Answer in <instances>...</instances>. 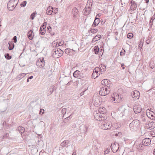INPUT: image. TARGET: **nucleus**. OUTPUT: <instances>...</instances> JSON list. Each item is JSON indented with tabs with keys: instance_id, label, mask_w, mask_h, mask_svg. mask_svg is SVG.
<instances>
[{
	"instance_id": "nucleus-6",
	"label": "nucleus",
	"mask_w": 155,
	"mask_h": 155,
	"mask_svg": "<svg viewBox=\"0 0 155 155\" xmlns=\"http://www.w3.org/2000/svg\"><path fill=\"white\" fill-rule=\"evenodd\" d=\"M133 109L135 114H138L140 113L142 111L141 106L138 104L136 103L134 105Z\"/></svg>"
},
{
	"instance_id": "nucleus-44",
	"label": "nucleus",
	"mask_w": 155,
	"mask_h": 155,
	"mask_svg": "<svg viewBox=\"0 0 155 155\" xmlns=\"http://www.w3.org/2000/svg\"><path fill=\"white\" fill-rule=\"evenodd\" d=\"M110 151V149H108L107 148L104 152V154H107Z\"/></svg>"
},
{
	"instance_id": "nucleus-51",
	"label": "nucleus",
	"mask_w": 155,
	"mask_h": 155,
	"mask_svg": "<svg viewBox=\"0 0 155 155\" xmlns=\"http://www.w3.org/2000/svg\"><path fill=\"white\" fill-rule=\"evenodd\" d=\"M66 112V108H63L61 111V113L62 114L64 115L65 114Z\"/></svg>"
},
{
	"instance_id": "nucleus-3",
	"label": "nucleus",
	"mask_w": 155,
	"mask_h": 155,
	"mask_svg": "<svg viewBox=\"0 0 155 155\" xmlns=\"http://www.w3.org/2000/svg\"><path fill=\"white\" fill-rule=\"evenodd\" d=\"M140 124V121L137 119L133 120L129 125V127L130 130L133 131L134 129H136L137 127L139 126Z\"/></svg>"
},
{
	"instance_id": "nucleus-42",
	"label": "nucleus",
	"mask_w": 155,
	"mask_h": 155,
	"mask_svg": "<svg viewBox=\"0 0 155 155\" xmlns=\"http://www.w3.org/2000/svg\"><path fill=\"white\" fill-rule=\"evenodd\" d=\"M152 111H151L150 110L147 109L146 111V114L147 117L150 116V115L151 112H152Z\"/></svg>"
},
{
	"instance_id": "nucleus-23",
	"label": "nucleus",
	"mask_w": 155,
	"mask_h": 155,
	"mask_svg": "<svg viewBox=\"0 0 155 155\" xmlns=\"http://www.w3.org/2000/svg\"><path fill=\"white\" fill-rule=\"evenodd\" d=\"M149 118L153 120H155V114L153 111L151 112L150 115V116L148 117Z\"/></svg>"
},
{
	"instance_id": "nucleus-59",
	"label": "nucleus",
	"mask_w": 155,
	"mask_h": 155,
	"mask_svg": "<svg viewBox=\"0 0 155 155\" xmlns=\"http://www.w3.org/2000/svg\"><path fill=\"white\" fill-rule=\"evenodd\" d=\"M97 37V35H96L95 36V37L93 39V40L91 42L92 43L94 42L97 41V38H96Z\"/></svg>"
},
{
	"instance_id": "nucleus-4",
	"label": "nucleus",
	"mask_w": 155,
	"mask_h": 155,
	"mask_svg": "<svg viewBox=\"0 0 155 155\" xmlns=\"http://www.w3.org/2000/svg\"><path fill=\"white\" fill-rule=\"evenodd\" d=\"M52 52L53 55H55L56 58H58L62 55L64 52L59 48H55L52 50Z\"/></svg>"
},
{
	"instance_id": "nucleus-57",
	"label": "nucleus",
	"mask_w": 155,
	"mask_h": 155,
	"mask_svg": "<svg viewBox=\"0 0 155 155\" xmlns=\"http://www.w3.org/2000/svg\"><path fill=\"white\" fill-rule=\"evenodd\" d=\"M122 135V133L120 132H118L117 133H116L115 134V136H119L120 137Z\"/></svg>"
},
{
	"instance_id": "nucleus-8",
	"label": "nucleus",
	"mask_w": 155,
	"mask_h": 155,
	"mask_svg": "<svg viewBox=\"0 0 155 155\" xmlns=\"http://www.w3.org/2000/svg\"><path fill=\"white\" fill-rule=\"evenodd\" d=\"M47 24L46 22H44L40 26L39 32L41 35H44L45 34Z\"/></svg>"
},
{
	"instance_id": "nucleus-5",
	"label": "nucleus",
	"mask_w": 155,
	"mask_h": 155,
	"mask_svg": "<svg viewBox=\"0 0 155 155\" xmlns=\"http://www.w3.org/2000/svg\"><path fill=\"white\" fill-rule=\"evenodd\" d=\"M110 92V90H108L107 88L105 86L102 87L99 91V94L101 96H105L108 94Z\"/></svg>"
},
{
	"instance_id": "nucleus-62",
	"label": "nucleus",
	"mask_w": 155,
	"mask_h": 155,
	"mask_svg": "<svg viewBox=\"0 0 155 155\" xmlns=\"http://www.w3.org/2000/svg\"><path fill=\"white\" fill-rule=\"evenodd\" d=\"M105 79L102 80L101 82V84L104 85L105 86Z\"/></svg>"
},
{
	"instance_id": "nucleus-46",
	"label": "nucleus",
	"mask_w": 155,
	"mask_h": 155,
	"mask_svg": "<svg viewBox=\"0 0 155 155\" xmlns=\"http://www.w3.org/2000/svg\"><path fill=\"white\" fill-rule=\"evenodd\" d=\"M151 39V37H150V36H148L147 40L146 41V43L147 44H149L150 42V40Z\"/></svg>"
},
{
	"instance_id": "nucleus-43",
	"label": "nucleus",
	"mask_w": 155,
	"mask_h": 155,
	"mask_svg": "<svg viewBox=\"0 0 155 155\" xmlns=\"http://www.w3.org/2000/svg\"><path fill=\"white\" fill-rule=\"evenodd\" d=\"M71 116V115H70L69 116L65 118V119L64 120V121L65 123H67V122H68L71 119V118L70 117Z\"/></svg>"
},
{
	"instance_id": "nucleus-15",
	"label": "nucleus",
	"mask_w": 155,
	"mask_h": 155,
	"mask_svg": "<svg viewBox=\"0 0 155 155\" xmlns=\"http://www.w3.org/2000/svg\"><path fill=\"white\" fill-rule=\"evenodd\" d=\"M101 65V67H100V68L97 67V77H98V76L100 74V72H101V74H102L103 72H104L106 69V67L105 65H103V67H102V65Z\"/></svg>"
},
{
	"instance_id": "nucleus-22",
	"label": "nucleus",
	"mask_w": 155,
	"mask_h": 155,
	"mask_svg": "<svg viewBox=\"0 0 155 155\" xmlns=\"http://www.w3.org/2000/svg\"><path fill=\"white\" fill-rule=\"evenodd\" d=\"M17 130L19 131V133L22 134L25 132V129L22 127H18Z\"/></svg>"
},
{
	"instance_id": "nucleus-18",
	"label": "nucleus",
	"mask_w": 155,
	"mask_h": 155,
	"mask_svg": "<svg viewBox=\"0 0 155 155\" xmlns=\"http://www.w3.org/2000/svg\"><path fill=\"white\" fill-rule=\"evenodd\" d=\"M33 31L30 30L28 34V36L29 39L31 40L32 39L34 35H33Z\"/></svg>"
},
{
	"instance_id": "nucleus-2",
	"label": "nucleus",
	"mask_w": 155,
	"mask_h": 155,
	"mask_svg": "<svg viewBox=\"0 0 155 155\" xmlns=\"http://www.w3.org/2000/svg\"><path fill=\"white\" fill-rule=\"evenodd\" d=\"M92 5V2L90 1L87 2V5L83 11L84 15H87L90 14L91 11V7Z\"/></svg>"
},
{
	"instance_id": "nucleus-56",
	"label": "nucleus",
	"mask_w": 155,
	"mask_h": 155,
	"mask_svg": "<svg viewBox=\"0 0 155 155\" xmlns=\"http://www.w3.org/2000/svg\"><path fill=\"white\" fill-rule=\"evenodd\" d=\"M153 21H152L151 20H150V21L149 25H150V28H151L152 27V26L153 25Z\"/></svg>"
},
{
	"instance_id": "nucleus-36",
	"label": "nucleus",
	"mask_w": 155,
	"mask_h": 155,
	"mask_svg": "<svg viewBox=\"0 0 155 155\" xmlns=\"http://www.w3.org/2000/svg\"><path fill=\"white\" fill-rule=\"evenodd\" d=\"M82 127L84 128V133H86L87 131L88 127L86 125H84L83 127L81 126L80 130H81V128Z\"/></svg>"
},
{
	"instance_id": "nucleus-60",
	"label": "nucleus",
	"mask_w": 155,
	"mask_h": 155,
	"mask_svg": "<svg viewBox=\"0 0 155 155\" xmlns=\"http://www.w3.org/2000/svg\"><path fill=\"white\" fill-rule=\"evenodd\" d=\"M44 112V110L43 109H41L39 112V114H42Z\"/></svg>"
},
{
	"instance_id": "nucleus-20",
	"label": "nucleus",
	"mask_w": 155,
	"mask_h": 155,
	"mask_svg": "<svg viewBox=\"0 0 155 155\" xmlns=\"http://www.w3.org/2000/svg\"><path fill=\"white\" fill-rule=\"evenodd\" d=\"M69 141L68 140H65L63 141L60 144V146L63 147L69 143Z\"/></svg>"
},
{
	"instance_id": "nucleus-55",
	"label": "nucleus",
	"mask_w": 155,
	"mask_h": 155,
	"mask_svg": "<svg viewBox=\"0 0 155 155\" xmlns=\"http://www.w3.org/2000/svg\"><path fill=\"white\" fill-rule=\"evenodd\" d=\"M57 42L58 45V47L62 45L63 44V43H62V41H59L58 42V41Z\"/></svg>"
},
{
	"instance_id": "nucleus-37",
	"label": "nucleus",
	"mask_w": 155,
	"mask_h": 155,
	"mask_svg": "<svg viewBox=\"0 0 155 155\" xmlns=\"http://www.w3.org/2000/svg\"><path fill=\"white\" fill-rule=\"evenodd\" d=\"M27 4V2L26 1H24L20 4V6L21 7H25Z\"/></svg>"
},
{
	"instance_id": "nucleus-33",
	"label": "nucleus",
	"mask_w": 155,
	"mask_h": 155,
	"mask_svg": "<svg viewBox=\"0 0 155 155\" xmlns=\"http://www.w3.org/2000/svg\"><path fill=\"white\" fill-rule=\"evenodd\" d=\"M37 13L36 12H33L31 15L30 17V18L32 20H33L34 19V18L35 16V15Z\"/></svg>"
},
{
	"instance_id": "nucleus-24",
	"label": "nucleus",
	"mask_w": 155,
	"mask_h": 155,
	"mask_svg": "<svg viewBox=\"0 0 155 155\" xmlns=\"http://www.w3.org/2000/svg\"><path fill=\"white\" fill-rule=\"evenodd\" d=\"M97 22H98V23H97V25H101L104 24L105 22V21L104 20H102V19L101 20L100 18H97Z\"/></svg>"
},
{
	"instance_id": "nucleus-49",
	"label": "nucleus",
	"mask_w": 155,
	"mask_h": 155,
	"mask_svg": "<svg viewBox=\"0 0 155 155\" xmlns=\"http://www.w3.org/2000/svg\"><path fill=\"white\" fill-rule=\"evenodd\" d=\"M22 45L23 46V49L22 50V52L21 53V54L19 57V58H20L21 57V56L22 55L23 52L25 50V48H26V46L25 45Z\"/></svg>"
},
{
	"instance_id": "nucleus-61",
	"label": "nucleus",
	"mask_w": 155,
	"mask_h": 155,
	"mask_svg": "<svg viewBox=\"0 0 155 155\" xmlns=\"http://www.w3.org/2000/svg\"><path fill=\"white\" fill-rule=\"evenodd\" d=\"M100 52H101V53L100 54V55H101V54H103V50L104 49L103 47H101L100 48Z\"/></svg>"
},
{
	"instance_id": "nucleus-63",
	"label": "nucleus",
	"mask_w": 155,
	"mask_h": 155,
	"mask_svg": "<svg viewBox=\"0 0 155 155\" xmlns=\"http://www.w3.org/2000/svg\"><path fill=\"white\" fill-rule=\"evenodd\" d=\"M141 121L143 122H145L146 121V119L143 117H141Z\"/></svg>"
},
{
	"instance_id": "nucleus-25",
	"label": "nucleus",
	"mask_w": 155,
	"mask_h": 155,
	"mask_svg": "<svg viewBox=\"0 0 155 155\" xmlns=\"http://www.w3.org/2000/svg\"><path fill=\"white\" fill-rule=\"evenodd\" d=\"M97 94H95L93 97V103L96 107L97 105V101L96 100Z\"/></svg>"
},
{
	"instance_id": "nucleus-1",
	"label": "nucleus",
	"mask_w": 155,
	"mask_h": 155,
	"mask_svg": "<svg viewBox=\"0 0 155 155\" xmlns=\"http://www.w3.org/2000/svg\"><path fill=\"white\" fill-rule=\"evenodd\" d=\"M97 113V123L98 126L101 128L107 130L110 129L113 125L111 122H105L104 120L105 119L104 116V113L105 112V108L103 107H101L98 109Z\"/></svg>"
},
{
	"instance_id": "nucleus-41",
	"label": "nucleus",
	"mask_w": 155,
	"mask_h": 155,
	"mask_svg": "<svg viewBox=\"0 0 155 155\" xmlns=\"http://www.w3.org/2000/svg\"><path fill=\"white\" fill-rule=\"evenodd\" d=\"M133 35L131 33H129L127 35V37L130 39L132 38L133 37Z\"/></svg>"
},
{
	"instance_id": "nucleus-29",
	"label": "nucleus",
	"mask_w": 155,
	"mask_h": 155,
	"mask_svg": "<svg viewBox=\"0 0 155 155\" xmlns=\"http://www.w3.org/2000/svg\"><path fill=\"white\" fill-rule=\"evenodd\" d=\"M57 40H56V41H54L52 43V46L53 47L55 48H58V45L57 44Z\"/></svg>"
},
{
	"instance_id": "nucleus-47",
	"label": "nucleus",
	"mask_w": 155,
	"mask_h": 155,
	"mask_svg": "<svg viewBox=\"0 0 155 155\" xmlns=\"http://www.w3.org/2000/svg\"><path fill=\"white\" fill-rule=\"evenodd\" d=\"M82 67V64H81L78 63L77 64L75 68H76V69H78L79 68H80Z\"/></svg>"
},
{
	"instance_id": "nucleus-54",
	"label": "nucleus",
	"mask_w": 155,
	"mask_h": 155,
	"mask_svg": "<svg viewBox=\"0 0 155 155\" xmlns=\"http://www.w3.org/2000/svg\"><path fill=\"white\" fill-rule=\"evenodd\" d=\"M94 116L95 120H97V119L96 118L97 117V111H96L95 110L94 113Z\"/></svg>"
},
{
	"instance_id": "nucleus-45",
	"label": "nucleus",
	"mask_w": 155,
	"mask_h": 155,
	"mask_svg": "<svg viewBox=\"0 0 155 155\" xmlns=\"http://www.w3.org/2000/svg\"><path fill=\"white\" fill-rule=\"evenodd\" d=\"M149 66L151 69H153L154 67V65L153 62H150L149 64Z\"/></svg>"
},
{
	"instance_id": "nucleus-28",
	"label": "nucleus",
	"mask_w": 155,
	"mask_h": 155,
	"mask_svg": "<svg viewBox=\"0 0 155 155\" xmlns=\"http://www.w3.org/2000/svg\"><path fill=\"white\" fill-rule=\"evenodd\" d=\"M26 75V74L25 73H22L18 76L17 78L19 79V80H20L24 77Z\"/></svg>"
},
{
	"instance_id": "nucleus-40",
	"label": "nucleus",
	"mask_w": 155,
	"mask_h": 155,
	"mask_svg": "<svg viewBox=\"0 0 155 155\" xmlns=\"http://www.w3.org/2000/svg\"><path fill=\"white\" fill-rule=\"evenodd\" d=\"M91 78L93 79H94L97 78V74L95 72H93L91 75Z\"/></svg>"
},
{
	"instance_id": "nucleus-11",
	"label": "nucleus",
	"mask_w": 155,
	"mask_h": 155,
	"mask_svg": "<svg viewBox=\"0 0 155 155\" xmlns=\"http://www.w3.org/2000/svg\"><path fill=\"white\" fill-rule=\"evenodd\" d=\"M75 51L69 48H67L65 50L64 52L69 55H72L75 54Z\"/></svg>"
},
{
	"instance_id": "nucleus-21",
	"label": "nucleus",
	"mask_w": 155,
	"mask_h": 155,
	"mask_svg": "<svg viewBox=\"0 0 155 155\" xmlns=\"http://www.w3.org/2000/svg\"><path fill=\"white\" fill-rule=\"evenodd\" d=\"M105 86H107V87H110L112 86V84L111 82L110 81L107 79H105Z\"/></svg>"
},
{
	"instance_id": "nucleus-52",
	"label": "nucleus",
	"mask_w": 155,
	"mask_h": 155,
	"mask_svg": "<svg viewBox=\"0 0 155 155\" xmlns=\"http://www.w3.org/2000/svg\"><path fill=\"white\" fill-rule=\"evenodd\" d=\"M12 40L13 41V42L14 43H16L17 41V37L16 36H14L12 39Z\"/></svg>"
},
{
	"instance_id": "nucleus-58",
	"label": "nucleus",
	"mask_w": 155,
	"mask_h": 155,
	"mask_svg": "<svg viewBox=\"0 0 155 155\" xmlns=\"http://www.w3.org/2000/svg\"><path fill=\"white\" fill-rule=\"evenodd\" d=\"M8 133H5L4 135L3 136V137L4 138H6L8 137Z\"/></svg>"
},
{
	"instance_id": "nucleus-30",
	"label": "nucleus",
	"mask_w": 155,
	"mask_h": 155,
	"mask_svg": "<svg viewBox=\"0 0 155 155\" xmlns=\"http://www.w3.org/2000/svg\"><path fill=\"white\" fill-rule=\"evenodd\" d=\"M143 145H142V143L141 144L140 143L138 145H137V146L136 148L138 150H142L143 149V147L142 146Z\"/></svg>"
},
{
	"instance_id": "nucleus-31",
	"label": "nucleus",
	"mask_w": 155,
	"mask_h": 155,
	"mask_svg": "<svg viewBox=\"0 0 155 155\" xmlns=\"http://www.w3.org/2000/svg\"><path fill=\"white\" fill-rule=\"evenodd\" d=\"M54 85H52L51 86L49 89V91H50V94H51L54 90Z\"/></svg>"
},
{
	"instance_id": "nucleus-34",
	"label": "nucleus",
	"mask_w": 155,
	"mask_h": 155,
	"mask_svg": "<svg viewBox=\"0 0 155 155\" xmlns=\"http://www.w3.org/2000/svg\"><path fill=\"white\" fill-rule=\"evenodd\" d=\"M117 98V96H116V97L113 96L112 97L111 100L112 101H114V103L118 102L119 101H118Z\"/></svg>"
},
{
	"instance_id": "nucleus-48",
	"label": "nucleus",
	"mask_w": 155,
	"mask_h": 155,
	"mask_svg": "<svg viewBox=\"0 0 155 155\" xmlns=\"http://www.w3.org/2000/svg\"><path fill=\"white\" fill-rule=\"evenodd\" d=\"M93 51H94L96 54H97V45L95 46L93 48Z\"/></svg>"
},
{
	"instance_id": "nucleus-14",
	"label": "nucleus",
	"mask_w": 155,
	"mask_h": 155,
	"mask_svg": "<svg viewBox=\"0 0 155 155\" xmlns=\"http://www.w3.org/2000/svg\"><path fill=\"white\" fill-rule=\"evenodd\" d=\"M147 127L150 129H153L155 127V123L152 121L147 122Z\"/></svg>"
},
{
	"instance_id": "nucleus-16",
	"label": "nucleus",
	"mask_w": 155,
	"mask_h": 155,
	"mask_svg": "<svg viewBox=\"0 0 155 155\" xmlns=\"http://www.w3.org/2000/svg\"><path fill=\"white\" fill-rule=\"evenodd\" d=\"M130 3L131 4L130 6V9L131 10L133 11L135 10L137 6V5L136 3V2L134 1H132L130 2Z\"/></svg>"
},
{
	"instance_id": "nucleus-50",
	"label": "nucleus",
	"mask_w": 155,
	"mask_h": 155,
	"mask_svg": "<svg viewBox=\"0 0 155 155\" xmlns=\"http://www.w3.org/2000/svg\"><path fill=\"white\" fill-rule=\"evenodd\" d=\"M101 53V52H100V51L99 52V49L98 46H97V54L99 55V58L101 57L102 55L103 54H101V55H100V54Z\"/></svg>"
},
{
	"instance_id": "nucleus-7",
	"label": "nucleus",
	"mask_w": 155,
	"mask_h": 155,
	"mask_svg": "<svg viewBox=\"0 0 155 155\" xmlns=\"http://www.w3.org/2000/svg\"><path fill=\"white\" fill-rule=\"evenodd\" d=\"M36 65L40 68H43L45 66V61L43 58H39L37 61Z\"/></svg>"
},
{
	"instance_id": "nucleus-53",
	"label": "nucleus",
	"mask_w": 155,
	"mask_h": 155,
	"mask_svg": "<svg viewBox=\"0 0 155 155\" xmlns=\"http://www.w3.org/2000/svg\"><path fill=\"white\" fill-rule=\"evenodd\" d=\"M91 33H96L97 32V31L96 29H95L94 28L91 29Z\"/></svg>"
},
{
	"instance_id": "nucleus-13",
	"label": "nucleus",
	"mask_w": 155,
	"mask_h": 155,
	"mask_svg": "<svg viewBox=\"0 0 155 155\" xmlns=\"http://www.w3.org/2000/svg\"><path fill=\"white\" fill-rule=\"evenodd\" d=\"M151 143V141L150 138H145L143 140L142 143L143 146H147L149 145Z\"/></svg>"
},
{
	"instance_id": "nucleus-17",
	"label": "nucleus",
	"mask_w": 155,
	"mask_h": 155,
	"mask_svg": "<svg viewBox=\"0 0 155 155\" xmlns=\"http://www.w3.org/2000/svg\"><path fill=\"white\" fill-rule=\"evenodd\" d=\"M53 8L52 7L49 6L46 10V13L48 15H50L53 13Z\"/></svg>"
},
{
	"instance_id": "nucleus-35",
	"label": "nucleus",
	"mask_w": 155,
	"mask_h": 155,
	"mask_svg": "<svg viewBox=\"0 0 155 155\" xmlns=\"http://www.w3.org/2000/svg\"><path fill=\"white\" fill-rule=\"evenodd\" d=\"M5 56L6 59L8 60H10L12 58V56L10 55L8 53L5 54Z\"/></svg>"
},
{
	"instance_id": "nucleus-27",
	"label": "nucleus",
	"mask_w": 155,
	"mask_h": 155,
	"mask_svg": "<svg viewBox=\"0 0 155 155\" xmlns=\"http://www.w3.org/2000/svg\"><path fill=\"white\" fill-rule=\"evenodd\" d=\"M125 110V108L123 106H120L118 108L119 111L121 112V113H122L123 116V115L124 114V113Z\"/></svg>"
},
{
	"instance_id": "nucleus-9",
	"label": "nucleus",
	"mask_w": 155,
	"mask_h": 155,
	"mask_svg": "<svg viewBox=\"0 0 155 155\" xmlns=\"http://www.w3.org/2000/svg\"><path fill=\"white\" fill-rule=\"evenodd\" d=\"M73 76L76 78L81 79L83 77V74L80 72V71L77 70L73 73Z\"/></svg>"
},
{
	"instance_id": "nucleus-38",
	"label": "nucleus",
	"mask_w": 155,
	"mask_h": 155,
	"mask_svg": "<svg viewBox=\"0 0 155 155\" xmlns=\"http://www.w3.org/2000/svg\"><path fill=\"white\" fill-rule=\"evenodd\" d=\"M125 50L123 49L120 53V56L124 55L125 54Z\"/></svg>"
},
{
	"instance_id": "nucleus-39",
	"label": "nucleus",
	"mask_w": 155,
	"mask_h": 155,
	"mask_svg": "<svg viewBox=\"0 0 155 155\" xmlns=\"http://www.w3.org/2000/svg\"><path fill=\"white\" fill-rule=\"evenodd\" d=\"M97 20V15H96V16L95 18V19L94 21V22L93 24V25H92V26L93 27H95L96 26V20Z\"/></svg>"
},
{
	"instance_id": "nucleus-64",
	"label": "nucleus",
	"mask_w": 155,
	"mask_h": 155,
	"mask_svg": "<svg viewBox=\"0 0 155 155\" xmlns=\"http://www.w3.org/2000/svg\"><path fill=\"white\" fill-rule=\"evenodd\" d=\"M155 19V14H154L153 16L151 18L150 20L153 21Z\"/></svg>"
},
{
	"instance_id": "nucleus-26",
	"label": "nucleus",
	"mask_w": 155,
	"mask_h": 155,
	"mask_svg": "<svg viewBox=\"0 0 155 155\" xmlns=\"http://www.w3.org/2000/svg\"><path fill=\"white\" fill-rule=\"evenodd\" d=\"M78 10L76 7L74 8L72 10L71 13L72 15H74V14H78Z\"/></svg>"
},
{
	"instance_id": "nucleus-10",
	"label": "nucleus",
	"mask_w": 155,
	"mask_h": 155,
	"mask_svg": "<svg viewBox=\"0 0 155 155\" xmlns=\"http://www.w3.org/2000/svg\"><path fill=\"white\" fill-rule=\"evenodd\" d=\"M131 96L134 100H136L139 97L140 93L137 91H135L131 93Z\"/></svg>"
},
{
	"instance_id": "nucleus-12",
	"label": "nucleus",
	"mask_w": 155,
	"mask_h": 155,
	"mask_svg": "<svg viewBox=\"0 0 155 155\" xmlns=\"http://www.w3.org/2000/svg\"><path fill=\"white\" fill-rule=\"evenodd\" d=\"M13 0H10L7 4V7L8 9L10 11H12L15 8L14 5L13 3Z\"/></svg>"
},
{
	"instance_id": "nucleus-32",
	"label": "nucleus",
	"mask_w": 155,
	"mask_h": 155,
	"mask_svg": "<svg viewBox=\"0 0 155 155\" xmlns=\"http://www.w3.org/2000/svg\"><path fill=\"white\" fill-rule=\"evenodd\" d=\"M73 15V19L74 21H77L78 18L77 16H79V14H74V15Z\"/></svg>"
},
{
	"instance_id": "nucleus-19",
	"label": "nucleus",
	"mask_w": 155,
	"mask_h": 155,
	"mask_svg": "<svg viewBox=\"0 0 155 155\" xmlns=\"http://www.w3.org/2000/svg\"><path fill=\"white\" fill-rule=\"evenodd\" d=\"M8 44L9 45L8 49L10 50H12L14 47V44L12 42L9 41Z\"/></svg>"
}]
</instances>
